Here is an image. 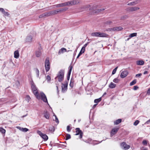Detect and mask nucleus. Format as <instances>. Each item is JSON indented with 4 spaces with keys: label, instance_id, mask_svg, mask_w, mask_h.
Listing matches in <instances>:
<instances>
[{
    "label": "nucleus",
    "instance_id": "72a5a7b5",
    "mask_svg": "<svg viewBox=\"0 0 150 150\" xmlns=\"http://www.w3.org/2000/svg\"><path fill=\"white\" fill-rule=\"evenodd\" d=\"M102 100L101 97H100L98 99H96L94 100V102L95 103H98L100 102Z\"/></svg>",
    "mask_w": 150,
    "mask_h": 150
},
{
    "label": "nucleus",
    "instance_id": "20e7f679",
    "mask_svg": "<svg viewBox=\"0 0 150 150\" xmlns=\"http://www.w3.org/2000/svg\"><path fill=\"white\" fill-rule=\"evenodd\" d=\"M50 67V63L49 61V58L47 57L46 59L45 62V68L46 72L49 71Z\"/></svg>",
    "mask_w": 150,
    "mask_h": 150
},
{
    "label": "nucleus",
    "instance_id": "ea45409f",
    "mask_svg": "<svg viewBox=\"0 0 150 150\" xmlns=\"http://www.w3.org/2000/svg\"><path fill=\"white\" fill-rule=\"evenodd\" d=\"M120 81V80L118 79L117 78H115L113 80V82L115 83H118Z\"/></svg>",
    "mask_w": 150,
    "mask_h": 150
},
{
    "label": "nucleus",
    "instance_id": "4d7b16f0",
    "mask_svg": "<svg viewBox=\"0 0 150 150\" xmlns=\"http://www.w3.org/2000/svg\"><path fill=\"white\" fill-rule=\"evenodd\" d=\"M26 98H27V100H28V101H29L31 99L30 97L28 95H27L26 96Z\"/></svg>",
    "mask_w": 150,
    "mask_h": 150
},
{
    "label": "nucleus",
    "instance_id": "79ce46f5",
    "mask_svg": "<svg viewBox=\"0 0 150 150\" xmlns=\"http://www.w3.org/2000/svg\"><path fill=\"white\" fill-rule=\"evenodd\" d=\"M118 68V67H117L116 68H115L112 71V74L113 75L114 74H115L116 72V71H117V70Z\"/></svg>",
    "mask_w": 150,
    "mask_h": 150
},
{
    "label": "nucleus",
    "instance_id": "2eb2a0df",
    "mask_svg": "<svg viewBox=\"0 0 150 150\" xmlns=\"http://www.w3.org/2000/svg\"><path fill=\"white\" fill-rule=\"evenodd\" d=\"M44 117L47 119H50V115L48 112L47 110L44 111L43 113Z\"/></svg>",
    "mask_w": 150,
    "mask_h": 150
},
{
    "label": "nucleus",
    "instance_id": "680f3d73",
    "mask_svg": "<svg viewBox=\"0 0 150 150\" xmlns=\"http://www.w3.org/2000/svg\"><path fill=\"white\" fill-rule=\"evenodd\" d=\"M148 73V72L147 71H145L144 72V74H147Z\"/></svg>",
    "mask_w": 150,
    "mask_h": 150
},
{
    "label": "nucleus",
    "instance_id": "bb28decb",
    "mask_svg": "<svg viewBox=\"0 0 150 150\" xmlns=\"http://www.w3.org/2000/svg\"><path fill=\"white\" fill-rule=\"evenodd\" d=\"M105 10L104 8H102L100 9H98L93 10V12L95 13H98L99 12H101L102 11H103Z\"/></svg>",
    "mask_w": 150,
    "mask_h": 150
},
{
    "label": "nucleus",
    "instance_id": "423d86ee",
    "mask_svg": "<svg viewBox=\"0 0 150 150\" xmlns=\"http://www.w3.org/2000/svg\"><path fill=\"white\" fill-rule=\"evenodd\" d=\"M37 133L44 140L47 141L48 140V137L46 134L42 133L39 130H38Z\"/></svg>",
    "mask_w": 150,
    "mask_h": 150
},
{
    "label": "nucleus",
    "instance_id": "393cba45",
    "mask_svg": "<svg viewBox=\"0 0 150 150\" xmlns=\"http://www.w3.org/2000/svg\"><path fill=\"white\" fill-rule=\"evenodd\" d=\"M144 64V62L143 60H138L137 61V64L138 65H142Z\"/></svg>",
    "mask_w": 150,
    "mask_h": 150
},
{
    "label": "nucleus",
    "instance_id": "412c9836",
    "mask_svg": "<svg viewBox=\"0 0 150 150\" xmlns=\"http://www.w3.org/2000/svg\"><path fill=\"white\" fill-rule=\"evenodd\" d=\"M14 57L16 58H18L19 56V54L18 51L17 50L14 52Z\"/></svg>",
    "mask_w": 150,
    "mask_h": 150
},
{
    "label": "nucleus",
    "instance_id": "dca6fc26",
    "mask_svg": "<svg viewBox=\"0 0 150 150\" xmlns=\"http://www.w3.org/2000/svg\"><path fill=\"white\" fill-rule=\"evenodd\" d=\"M0 11L5 16H8L10 15V14L8 12L5 11L3 8H0Z\"/></svg>",
    "mask_w": 150,
    "mask_h": 150
},
{
    "label": "nucleus",
    "instance_id": "f8f14e48",
    "mask_svg": "<svg viewBox=\"0 0 150 150\" xmlns=\"http://www.w3.org/2000/svg\"><path fill=\"white\" fill-rule=\"evenodd\" d=\"M119 129V128L118 127H116L112 129L110 132L111 137H112L118 131Z\"/></svg>",
    "mask_w": 150,
    "mask_h": 150
},
{
    "label": "nucleus",
    "instance_id": "4468645a",
    "mask_svg": "<svg viewBox=\"0 0 150 150\" xmlns=\"http://www.w3.org/2000/svg\"><path fill=\"white\" fill-rule=\"evenodd\" d=\"M128 72L127 70H125L122 72L120 76L122 78H123L126 77L128 74Z\"/></svg>",
    "mask_w": 150,
    "mask_h": 150
},
{
    "label": "nucleus",
    "instance_id": "e433bc0d",
    "mask_svg": "<svg viewBox=\"0 0 150 150\" xmlns=\"http://www.w3.org/2000/svg\"><path fill=\"white\" fill-rule=\"evenodd\" d=\"M136 82L137 80L135 79L130 83L129 85L130 86L133 85L135 84L136 83Z\"/></svg>",
    "mask_w": 150,
    "mask_h": 150
},
{
    "label": "nucleus",
    "instance_id": "774afa93",
    "mask_svg": "<svg viewBox=\"0 0 150 150\" xmlns=\"http://www.w3.org/2000/svg\"><path fill=\"white\" fill-rule=\"evenodd\" d=\"M130 38V37H129V38H128L127 40H126V41H128L129 40L130 38Z\"/></svg>",
    "mask_w": 150,
    "mask_h": 150
},
{
    "label": "nucleus",
    "instance_id": "7ed1b4c3",
    "mask_svg": "<svg viewBox=\"0 0 150 150\" xmlns=\"http://www.w3.org/2000/svg\"><path fill=\"white\" fill-rule=\"evenodd\" d=\"M64 70L61 69L58 72L57 76L55 78V79L56 80V79H57L58 81L62 82L64 79Z\"/></svg>",
    "mask_w": 150,
    "mask_h": 150
},
{
    "label": "nucleus",
    "instance_id": "c03bdc74",
    "mask_svg": "<svg viewBox=\"0 0 150 150\" xmlns=\"http://www.w3.org/2000/svg\"><path fill=\"white\" fill-rule=\"evenodd\" d=\"M139 121L138 120H136L134 123V125L135 126L137 125L139 123Z\"/></svg>",
    "mask_w": 150,
    "mask_h": 150
},
{
    "label": "nucleus",
    "instance_id": "5fc2aeb1",
    "mask_svg": "<svg viewBox=\"0 0 150 150\" xmlns=\"http://www.w3.org/2000/svg\"><path fill=\"white\" fill-rule=\"evenodd\" d=\"M147 94L148 95H150V88L148 89L147 92Z\"/></svg>",
    "mask_w": 150,
    "mask_h": 150
},
{
    "label": "nucleus",
    "instance_id": "cd10ccee",
    "mask_svg": "<svg viewBox=\"0 0 150 150\" xmlns=\"http://www.w3.org/2000/svg\"><path fill=\"white\" fill-rule=\"evenodd\" d=\"M116 86V85L115 84L113 83L112 82H111L109 85V87L110 88H115Z\"/></svg>",
    "mask_w": 150,
    "mask_h": 150
},
{
    "label": "nucleus",
    "instance_id": "5701e85b",
    "mask_svg": "<svg viewBox=\"0 0 150 150\" xmlns=\"http://www.w3.org/2000/svg\"><path fill=\"white\" fill-rule=\"evenodd\" d=\"M122 119H119L118 120L115 121L114 122V125H117L121 123L122 122Z\"/></svg>",
    "mask_w": 150,
    "mask_h": 150
},
{
    "label": "nucleus",
    "instance_id": "0eeeda50",
    "mask_svg": "<svg viewBox=\"0 0 150 150\" xmlns=\"http://www.w3.org/2000/svg\"><path fill=\"white\" fill-rule=\"evenodd\" d=\"M65 84L62 83V92L64 93L65 91H67V89L68 81H65Z\"/></svg>",
    "mask_w": 150,
    "mask_h": 150
},
{
    "label": "nucleus",
    "instance_id": "1a4fd4ad",
    "mask_svg": "<svg viewBox=\"0 0 150 150\" xmlns=\"http://www.w3.org/2000/svg\"><path fill=\"white\" fill-rule=\"evenodd\" d=\"M120 145L121 148L124 150H127L129 149L130 147V146L127 144L125 142H123L121 143Z\"/></svg>",
    "mask_w": 150,
    "mask_h": 150
},
{
    "label": "nucleus",
    "instance_id": "39448f33",
    "mask_svg": "<svg viewBox=\"0 0 150 150\" xmlns=\"http://www.w3.org/2000/svg\"><path fill=\"white\" fill-rule=\"evenodd\" d=\"M76 133L75 134L76 135H77L79 134V138L80 139H81L82 138L83 135V133L80 129L79 128H76Z\"/></svg>",
    "mask_w": 150,
    "mask_h": 150
},
{
    "label": "nucleus",
    "instance_id": "c9c22d12",
    "mask_svg": "<svg viewBox=\"0 0 150 150\" xmlns=\"http://www.w3.org/2000/svg\"><path fill=\"white\" fill-rule=\"evenodd\" d=\"M128 18V16L127 15H124L120 17V20H124L125 19H126Z\"/></svg>",
    "mask_w": 150,
    "mask_h": 150
},
{
    "label": "nucleus",
    "instance_id": "9d476101",
    "mask_svg": "<svg viewBox=\"0 0 150 150\" xmlns=\"http://www.w3.org/2000/svg\"><path fill=\"white\" fill-rule=\"evenodd\" d=\"M123 28L121 27H116L112 28H109L108 30L110 31H120L123 29Z\"/></svg>",
    "mask_w": 150,
    "mask_h": 150
},
{
    "label": "nucleus",
    "instance_id": "4be33fe9",
    "mask_svg": "<svg viewBox=\"0 0 150 150\" xmlns=\"http://www.w3.org/2000/svg\"><path fill=\"white\" fill-rule=\"evenodd\" d=\"M67 49L64 48H62L60 49L58 52V54H60L61 53H63L64 52H67Z\"/></svg>",
    "mask_w": 150,
    "mask_h": 150
},
{
    "label": "nucleus",
    "instance_id": "052dcab7",
    "mask_svg": "<svg viewBox=\"0 0 150 150\" xmlns=\"http://www.w3.org/2000/svg\"><path fill=\"white\" fill-rule=\"evenodd\" d=\"M50 145L51 146H54V145H53V144L52 143V142H50Z\"/></svg>",
    "mask_w": 150,
    "mask_h": 150
},
{
    "label": "nucleus",
    "instance_id": "864d4df0",
    "mask_svg": "<svg viewBox=\"0 0 150 150\" xmlns=\"http://www.w3.org/2000/svg\"><path fill=\"white\" fill-rule=\"evenodd\" d=\"M139 88V87L137 86H134L133 87V89L134 90H137Z\"/></svg>",
    "mask_w": 150,
    "mask_h": 150
},
{
    "label": "nucleus",
    "instance_id": "69168bd1",
    "mask_svg": "<svg viewBox=\"0 0 150 150\" xmlns=\"http://www.w3.org/2000/svg\"><path fill=\"white\" fill-rule=\"evenodd\" d=\"M56 87H57V92H59V90H58V86L57 85L56 86Z\"/></svg>",
    "mask_w": 150,
    "mask_h": 150
},
{
    "label": "nucleus",
    "instance_id": "7c9ffc66",
    "mask_svg": "<svg viewBox=\"0 0 150 150\" xmlns=\"http://www.w3.org/2000/svg\"><path fill=\"white\" fill-rule=\"evenodd\" d=\"M85 50H82V48L81 50H80L79 53V54L78 56L77 57V58H79V57L81 55V54L82 53H83L85 51Z\"/></svg>",
    "mask_w": 150,
    "mask_h": 150
},
{
    "label": "nucleus",
    "instance_id": "58836bf2",
    "mask_svg": "<svg viewBox=\"0 0 150 150\" xmlns=\"http://www.w3.org/2000/svg\"><path fill=\"white\" fill-rule=\"evenodd\" d=\"M111 23H112V22L111 21H109L105 22L104 24L106 25H109Z\"/></svg>",
    "mask_w": 150,
    "mask_h": 150
},
{
    "label": "nucleus",
    "instance_id": "603ef678",
    "mask_svg": "<svg viewBox=\"0 0 150 150\" xmlns=\"http://www.w3.org/2000/svg\"><path fill=\"white\" fill-rule=\"evenodd\" d=\"M55 121L56 122L58 123L59 122V121L56 115H55Z\"/></svg>",
    "mask_w": 150,
    "mask_h": 150
},
{
    "label": "nucleus",
    "instance_id": "6e6552de",
    "mask_svg": "<svg viewBox=\"0 0 150 150\" xmlns=\"http://www.w3.org/2000/svg\"><path fill=\"white\" fill-rule=\"evenodd\" d=\"M40 98H41V100L44 102L47 103L48 104V102L47 101V99L46 96L45 95L43 92H41L40 93Z\"/></svg>",
    "mask_w": 150,
    "mask_h": 150
},
{
    "label": "nucleus",
    "instance_id": "0e129e2a",
    "mask_svg": "<svg viewBox=\"0 0 150 150\" xmlns=\"http://www.w3.org/2000/svg\"><path fill=\"white\" fill-rule=\"evenodd\" d=\"M27 115V114L26 115H23V116H22V117H25V116H26Z\"/></svg>",
    "mask_w": 150,
    "mask_h": 150
},
{
    "label": "nucleus",
    "instance_id": "8fccbe9b",
    "mask_svg": "<svg viewBox=\"0 0 150 150\" xmlns=\"http://www.w3.org/2000/svg\"><path fill=\"white\" fill-rule=\"evenodd\" d=\"M39 17V18H42L45 17V14H44V13H43L41 14L40 15Z\"/></svg>",
    "mask_w": 150,
    "mask_h": 150
},
{
    "label": "nucleus",
    "instance_id": "473e14b6",
    "mask_svg": "<svg viewBox=\"0 0 150 150\" xmlns=\"http://www.w3.org/2000/svg\"><path fill=\"white\" fill-rule=\"evenodd\" d=\"M0 132L2 134H5L6 132V130L3 127H0Z\"/></svg>",
    "mask_w": 150,
    "mask_h": 150
},
{
    "label": "nucleus",
    "instance_id": "09e8293b",
    "mask_svg": "<svg viewBox=\"0 0 150 150\" xmlns=\"http://www.w3.org/2000/svg\"><path fill=\"white\" fill-rule=\"evenodd\" d=\"M46 79L48 81H50L51 80V78L49 75H47V76Z\"/></svg>",
    "mask_w": 150,
    "mask_h": 150
},
{
    "label": "nucleus",
    "instance_id": "a19ab883",
    "mask_svg": "<svg viewBox=\"0 0 150 150\" xmlns=\"http://www.w3.org/2000/svg\"><path fill=\"white\" fill-rule=\"evenodd\" d=\"M28 130L29 129L28 128H22L21 129V130L24 132H27Z\"/></svg>",
    "mask_w": 150,
    "mask_h": 150
},
{
    "label": "nucleus",
    "instance_id": "b1692460",
    "mask_svg": "<svg viewBox=\"0 0 150 150\" xmlns=\"http://www.w3.org/2000/svg\"><path fill=\"white\" fill-rule=\"evenodd\" d=\"M91 35L93 37H99V32H95L91 33Z\"/></svg>",
    "mask_w": 150,
    "mask_h": 150
},
{
    "label": "nucleus",
    "instance_id": "f257e3e1",
    "mask_svg": "<svg viewBox=\"0 0 150 150\" xmlns=\"http://www.w3.org/2000/svg\"><path fill=\"white\" fill-rule=\"evenodd\" d=\"M68 9L67 7H64L61 9H58L57 10L52 11L48 12H45L44 13L45 17H47L51 16L56 14L59 13H61L66 11Z\"/></svg>",
    "mask_w": 150,
    "mask_h": 150
},
{
    "label": "nucleus",
    "instance_id": "c85d7f7f",
    "mask_svg": "<svg viewBox=\"0 0 150 150\" xmlns=\"http://www.w3.org/2000/svg\"><path fill=\"white\" fill-rule=\"evenodd\" d=\"M55 130V127L53 126L50 127L49 128V130L52 133H53Z\"/></svg>",
    "mask_w": 150,
    "mask_h": 150
},
{
    "label": "nucleus",
    "instance_id": "6e6d98bb",
    "mask_svg": "<svg viewBox=\"0 0 150 150\" xmlns=\"http://www.w3.org/2000/svg\"><path fill=\"white\" fill-rule=\"evenodd\" d=\"M142 75V74H141V73L139 74H136L135 76V77H139V76H141Z\"/></svg>",
    "mask_w": 150,
    "mask_h": 150
},
{
    "label": "nucleus",
    "instance_id": "2f4dec72",
    "mask_svg": "<svg viewBox=\"0 0 150 150\" xmlns=\"http://www.w3.org/2000/svg\"><path fill=\"white\" fill-rule=\"evenodd\" d=\"M73 67V66L71 65H71L69 67V70L68 74H71Z\"/></svg>",
    "mask_w": 150,
    "mask_h": 150
},
{
    "label": "nucleus",
    "instance_id": "3c124183",
    "mask_svg": "<svg viewBox=\"0 0 150 150\" xmlns=\"http://www.w3.org/2000/svg\"><path fill=\"white\" fill-rule=\"evenodd\" d=\"M70 75H71V74H67V80H66V81H68V82L69 81L70 79Z\"/></svg>",
    "mask_w": 150,
    "mask_h": 150
},
{
    "label": "nucleus",
    "instance_id": "37998d69",
    "mask_svg": "<svg viewBox=\"0 0 150 150\" xmlns=\"http://www.w3.org/2000/svg\"><path fill=\"white\" fill-rule=\"evenodd\" d=\"M89 42H87V43H86V44H85L82 47V50H85V48L88 45V44H89Z\"/></svg>",
    "mask_w": 150,
    "mask_h": 150
},
{
    "label": "nucleus",
    "instance_id": "f03ea898",
    "mask_svg": "<svg viewBox=\"0 0 150 150\" xmlns=\"http://www.w3.org/2000/svg\"><path fill=\"white\" fill-rule=\"evenodd\" d=\"M30 83L32 89L34 94L37 99L38 100L40 99V94L38 91L37 88L36 87L33 80L31 81Z\"/></svg>",
    "mask_w": 150,
    "mask_h": 150
},
{
    "label": "nucleus",
    "instance_id": "9b49d317",
    "mask_svg": "<svg viewBox=\"0 0 150 150\" xmlns=\"http://www.w3.org/2000/svg\"><path fill=\"white\" fill-rule=\"evenodd\" d=\"M67 6L73 5L78 4L79 2L77 1L73 0L66 2Z\"/></svg>",
    "mask_w": 150,
    "mask_h": 150
},
{
    "label": "nucleus",
    "instance_id": "bf43d9fd",
    "mask_svg": "<svg viewBox=\"0 0 150 150\" xmlns=\"http://www.w3.org/2000/svg\"><path fill=\"white\" fill-rule=\"evenodd\" d=\"M97 105V104H94L93 106L92 107V108L93 109H94V108H95L96 106V105Z\"/></svg>",
    "mask_w": 150,
    "mask_h": 150
},
{
    "label": "nucleus",
    "instance_id": "de8ad7c7",
    "mask_svg": "<svg viewBox=\"0 0 150 150\" xmlns=\"http://www.w3.org/2000/svg\"><path fill=\"white\" fill-rule=\"evenodd\" d=\"M142 144L144 145H146L147 144V142L146 140H144L142 142Z\"/></svg>",
    "mask_w": 150,
    "mask_h": 150
},
{
    "label": "nucleus",
    "instance_id": "a211bd4d",
    "mask_svg": "<svg viewBox=\"0 0 150 150\" xmlns=\"http://www.w3.org/2000/svg\"><path fill=\"white\" fill-rule=\"evenodd\" d=\"M55 6L57 8L65 6H67V2L57 4L55 5Z\"/></svg>",
    "mask_w": 150,
    "mask_h": 150
},
{
    "label": "nucleus",
    "instance_id": "e2e57ef3",
    "mask_svg": "<svg viewBox=\"0 0 150 150\" xmlns=\"http://www.w3.org/2000/svg\"><path fill=\"white\" fill-rule=\"evenodd\" d=\"M77 51V49H76L74 51V55H75L76 54V53Z\"/></svg>",
    "mask_w": 150,
    "mask_h": 150
},
{
    "label": "nucleus",
    "instance_id": "49530a36",
    "mask_svg": "<svg viewBox=\"0 0 150 150\" xmlns=\"http://www.w3.org/2000/svg\"><path fill=\"white\" fill-rule=\"evenodd\" d=\"M36 72L37 76V77H38L39 76V70L37 68H36Z\"/></svg>",
    "mask_w": 150,
    "mask_h": 150
},
{
    "label": "nucleus",
    "instance_id": "4c0bfd02",
    "mask_svg": "<svg viewBox=\"0 0 150 150\" xmlns=\"http://www.w3.org/2000/svg\"><path fill=\"white\" fill-rule=\"evenodd\" d=\"M71 138V135L68 134H67L66 136V138L65 139L66 140H67Z\"/></svg>",
    "mask_w": 150,
    "mask_h": 150
},
{
    "label": "nucleus",
    "instance_id": "a18cd8bd",
    "mask_svg": "<svg viewBox=\"0 0 150 150\" xmlns=\"http://www.w3.org/2000/svg\"><path fill=\"white\" fill-rule=\"evenodd\" d=\"M71 129V128H70V126L69 125L67 126V130L68 132H70Z\"/></svg>",
    "mask_w": 150,
    "mask_h": 150
},
{
    "label": "nucleus",
    "instance_id": "13d9d810",
    "mask_svg": "<svg viewBox=\"0 0 150 150\" xmlns=\"http://www.w3.org/2000/svg\"><path fill=\"white\" fill-rule=\"evenodd\" d=\"M150 123V119L148 120V121H147L145 123V124H149V123Z\"/></svg>",
    "mask_w": 150,
    "mask_h": 150
},
{
    "label": "nucleus",
    "instance_id": "c756f323",
    "mask_svg": "<svg viewBox=\"0 0 150 150\" xmlns=\"http://www.w3.org/2000/svg\"><path fill=\"white\" fill-rule=\"evenodd\" d=\"M138 3L137 1H134L129 3L128 4V5H133L135 4H136Z\"/></svg>",
    "mask_w": 150,
    "mask_h": 150
},
{
    "label": "nucleus",
    "instance_id": "6ab92c4d",
    "mask_svg": "<svg viewBox=\"0 0 150 150\" xmlns=\"http://www.w3.org/2000/svg\"><path fill=\"white\" fill-rule=\"evenodd\" d=\"M108 35L105 33H101L99 32V37H108Z\"/></svg>",
    "mask_w": 150,
    "mask_h": 150
},
{
    "label": "nucleus",
    "instance_id": "f704fd0d",
    "mask_svg": "<svg viewBox=\"0 0 150 150\" xmlns=\"http://www.w3.org/2000/svg\"><path fill=\"white\" fill-rule=\"evenodd\" d=\"M137 33H133L131 34H130L129 37L130 38H132L133 37L136 36L137 35Z\"/></svg>",
    "mask_w": 150,
    "mask_h": 150
},
{
    "label": "nucleus",
    "instance_id": "f3484780",
    "mask_svg": "<svg viewBox=\"0 0 150 150\" xmlns=\"http://www.w3.org/2000/svg\"><path fill=\"white\" fill-rule=\"evenodd\" d=\"M41 54V48L39 47L38 48V50L36 51L35 52V55L37 57H39Z\"/></svg>",
    "mask_w": 150,
    "mask_h": 150
},
{
    "label": "nucleus",
    "instance_id": "338daca9",
    "mask_svg": "<svg viewBox=\"0 0 150 150\" xmlns=\"http://www.w3.org/2000/svg\"><path fill=\"white\" fill-rule=\"evenodd\" d=\"M106 94V92H105L104 93L103 95L102 96V97L104 95H105Z\"/></svg>",
    "mask_w": 150,
    "mask_h": 150
},
{
    "label": "nucleus",
    "instance_id": "ddd939ff",
    "mask_svg": "<svg viewBox=\"0 0 150 150\" xmlns=\"http://www.w3.org/2000/svg\"><path fill=\"white\" fill-rule=\"evenodd\" d=\"M139 9V8L137 7H129L127 8V11L129 12H132L136 11Z\"/></svg>",
    "mask_w": 150,
    "mask_h": 150
},
{
    "label": "nucleus",
    "instance_id": "a878e982",
    "mask_svg": "<svg viewBox=\"0 0 150 150\" xmlns=\"http://www.w3.org/2000/svg\"><path fill=\"white\" fill-rule=\"evenodd\" d=\"M74 79L72 78L71 79L70 82L69 84L70 87L71 88H72L74 86Z\"/></svg>",
    "mask_w": 150,
    "mask_h": 150
},
{
    "label": "nucleus",
    "instance_id": "aec40b11",
    "mask_svg": "<svg viewBox=\"0 0 150 150\" xmlns=\"http://www.w3.org/2000/svg\"><path fill=\"white\" fill-rule=\"evenodd\" d=\"M32 37L31 35H28L26 38V42H31L32 41Z\"/></svg>",
    "mask_w": 150,
    "mask_h": 150
}]
</instances>
